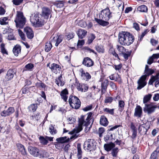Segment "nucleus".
Masks as SVG:
<instances>
[{
	"mask_svg": "<svg viewBox=\"0 0 159 159\" xmlns=\"http://www.w3.org/2000/svg\"><path fill=\"white\" fill-rule=\"evenodd\" d=\"M86 115H81L79 118L78 126L71 131L69 132V134H73L70 137V139H75L78 137L79 135L77 134L82 130L83 126H87L89 125V122L86 119Z\"/></svg>",
	"mask_w": 159,
	"mask_h": 159,
	"instance_id": "f257e3e1",
	"label": "nucleus"
},
{
	"mask_svg": "<svg viewBox=\"0 0 159 159\" xmlns=\"http://www.w3.org/2000/svg\"><path fill=\"white\" fill-rule=\"evenodd\" d=\"M154 72V70L151 69L144 70V73L146 74L142 76L138 81V86L137 87V89L139 90L143 88L146 84L147 83L145 81L147 76L152 75Z\"/></svg>",
	"mask_w": 159,
	"mask_h": 159,
	"instance_id": "f03ea898",
	"label": "nucleus"
},
{
	"mask_svg": "<svg viewBox=\"0 0 159 159\" xmlns=\"http://www.w3.org/2000/svg\"><path fill=\"white\" fill-rule=\"evenodd\" d=\"M41 15L38 12L35 11L31 15L30 20L33 25L35 27H39L43 25V22L40 19Z\"/></svg>",
	"mask_w": 159,
	"mask_h": 159,
	"instance_id": "7ed1b4c3",
	"label": "nucleus"
},
{
	"mask_svg": "<svg viewBox=\"0 0 159 159\" xmlns=\"http://www.w3.org/2000/svg\"><path fill=\"white\" fill-rule=\"evenodd\" d=\"M16 27L22 28L26 22L25 18L24 16L23 13L20 11H17L16 19L15 20Z\"/></svg>",
	"mask_w": 159,
	"mask_h": 159,
	"instance_id": "20e7f679",
	"label": "nucleus"
},
{
	"mask_svg": "<svg viewBox=\"0 0 159 159\" xmlns=\"http://www.w3.org/2000/svg\"><path fill=\"white\" fill-rule=\"evenodd\" d=\"M84 149L87 152H91L96 148V142L95 140L89 139L85 141L84 144Z\"/></svg>",
	"mask_w": 159,
	"mask_h": 159,
	"instance_id": "39448f33",
	"label": "nucleus"
},
{
	"mask_svg": "<svg viewBox=\"0 0 159 159\" xmlns=\"http://www.w3.org/2000/svg\"><path fill=\"white\" fill-rule=\"evenodd\" d=\"M69 101L70 106L73 108L78 109L80 106V101L75 96H70L69 97Z\"/></svg>",
	"mask_w": 159,
	"mask_h": 159,
	"instance_id": "423d86ee",
	"label": "nucleus"
},
{
	"mask_svg": "<svg viewBox=\"0 0 159 159\" xmlns=\"http://www.w3.org/2000/svg\"><path fill=\"white\" fill-rule=\"evenodd\" d=\"M99 16L100 19L106 21H108L112 16V13L109 8H106L102 11Z\"/></svg>",
	"mask_w": 159,
	"mask_h": 159,
	"instance_id": "0eeeda50",
	"label": "nucleus"
},
{
	"mask_svg": "<svg viewBox=\"0 0 159 159\" xmlns=\"http://www.w3.org/2000/svg\"><path fill=\"white\" fill-rule=\"evenodd\" d=\"M157 107L156 105H154L152 104H145L143 111L148 114H151L155 111V108Z\"/></svg>",
	"mask_w": 159,
	"mask_h": 159,
	"instance_id": "6e6552de",
	"label": "nucleus"
},
{
	"mask_svg": "<svg viewBox=\"0 0 159 159\" xmlns=\"http://www.w3.org/2000/svg\"><path fill=\"white\" fill-rule=\"evenodd\" d=\"M125 41L124 42V45L129 46L134 42V38L133 35L130 34L129 33H127L126 35Z\"/></svg>",
	"mask_w": 159,
	"mask_h": 159,
	"instance_id": "1a4fd4ad",
	"label": "nucleus"
},
{
	"mask_svg": "<svg viewBox=\"0 0 159 159\" xmlns=\"http://www.w3.org/2000/svg\"><path fill=\"white\" fill-rule=\"evenodd\" d=\"M28 150L30 154L34 157H37L39 156V150L37 148L30 146L28 147Z\"/></svg>",
	"mask_w": 159,
	"mask_h": 159,
	"instance_id": "9d476101",
	"label": "nucleus"
},
{
	"mask_svg": "<svg viewBox=\"0 0 159 159\" xmlns=\"http://www.w3.org/2000/svg\"><path fill=\"white\" fill-rule=\"evenodd\" d=\"M127 33H128V32L122 31L119 34L118 41L120 44L122 45H124V42L125 41Z\"/></svg>",
	"mask_w": 159,
	"mask_h": 159,
	"instance_id": "9b49d317",
	"label": "nucleus"
},
{
	"mask_svg": "<svg viewBox=\"0 0 159 159\" xmlns=\"http://www.w3.org/2000/svg\"><path fill=\"white\" fill-rule=\"evenodd\" d=\"M82 64L87 67H91L94 65L93 61L89 57L84 58L82 62Z\"/></svg>",
	"mask_w": 159,
	"mask_h": 159,
	"instance_id": "f8f14e48",
	"label": "nucleus"
},
{
	"mask_svg": "<svg viewBox=\"0 0 159 159\" xmlns=\"http://www.w3.org/2000/svg\"><path fill=\"white\" fill-rule=\"evenodd\" d=\"M51 11L48 7H43L42 8V16L45 19H48L49 16L51 14Z\"/></svg>",
	"mask_w": 159,
	"mask_h": 159,
	"instance_id": "ddd939ff",
	"label": "nucleus"
},
{
	"mask_svg": "<svg viewBox=\"0 0 159 159\" xmlns=\"http://www.w3.org/2000/svg\"><path fill=\"white\" fill-rule=\"evenodd\" d=\"M25 33H26L27 37L31 39L34 37V32L32 29L30 27H27L24 29Z\"/></svg>",
	"mask_w": 159,
	"mask_h": 159,
	"instance_id": "4468645a",
	"label": "nucleus"
},
{
	"mask_svg": "<svg viewBox=\"0 0 159 159\" xmlns=\"http://www.w3.org/2000/svg\"><path fill=\"white\" fill-rule=\"evenodd\" d=\"M81 73L82 79L86 81H88L91 78V76L90 74L87 72H85L83 69H81L80 70Z\"/></svg>",
	"mask_w": 159,
	"mask_h": 159,
	"instance_id": "2eb2a0df",
	"label": "nucleus"
},
{
	"mask_svg": "<svg viewBox=\"0 0 159 159\" xmlns=\"http://www.w3.org/2000/svg\"><path fill=\"white\" fill-rule=\"evenodd\" d=\"M14 109L13 107H9L7 111H3L1 113V115L3 116H6L11 115L14 112Z\"/></svg>",
	"mask_w": 159,
	"mask_h": 159,
	"instance_id": "dca6fc26",
	"label": "nucleus"
},
{
	"mask_svg": "<svg viewBox=\"0 0 159 159\" xmlns=\"http://www.w3.org/2000/svg\"><path fill=\"white\" fill-rule=\"evenodd\" d=\"M75 85L77 86L78 90L82 92H85L87 91L88 89V87L86 84H80L77 82H76Z\"/></svg>",
	"mask_w": 159,
	"mask_h": 159,
	"instance_id": "f3484780",
	"label": "nucleus"
},
{
	"mask_svg": "<svg viewBox=\"0 0 159 159\" xmlns=\"http://www.w3.org/2000/svg\"><path fill=\"white\" fill-rule=\"evenodd\" d=\"M62 38L61 36L57 35L55 37H54L51 40V42L52 43H55V46H57L59 44L61 43L62 40Z\"/></svg>",
	"mask_w": 159,
	"mask_h": 159,
	"instance_id": "a211bd4d",
	"label": "nucleus"
},
{
	"mask_svg": "<svg viewBox=\"0 0 159 159\" xmlns=\"http://www.w3.org/2000/svg\"><path fill=\"white\" fill-rule=\"evenodd\" d=\"M15 74L13 70L10 69L7 72V74L5 76V79L6 81H9L12 79Z\"/></svg>",
	"mask_w": 159,
	"mask_h": 159,
	"instance_id": "6ab92c4d",
	"label": "nucleus"
},
{
	"mask_svg": "<svg viewBox=\"0 0 159 159\" xmlns=\"http://www.w3.org/2000/svg\"><path fill=\"white\" fill-rule=\"evenodd\" d=\"M142 114V109L140 106H137L135 109L134 116H135L140 117Z\"/></svg>",
	"mask_w": 159,
	"mask_h": 159,
	"instance_id": "aec40b11",
	"label": "nucleus"
},
{
	"mask_svg": "<svg viewBox=\"0 0 159 159\" xmlns=\"http://www.w3.org/2000/svg\"><path fill=\"white\" fill-rule=\"evenodd\" d=\"M150 128V124L149 123L146 122L145 124L141 125L139 127V129L140 128L141 129V131L142 130L144 134H146L148 129Z\"/></svg>",
	"mask_w": 159,
	"mask_h": 159,
	"instance_id": "412c9836",
	"label": "nucleus"
},
{
	"mask_svg": "<svg viewBox=\"0 0 159 159\" xmlns=\"http://www.w3.org/2000/svg\"><path fill=\"white\" fill-rule=\"evenodd\" d=\"M50 69L54 73H57L58 71L60 70L61 67L60 66L55 63H52L51 65V67H49Z\"/></svg>",
	"mask_w": 159,
	"mask_h": 159,
	"instance_id": "4be33fe9",
	"label": "nucleus"
},
{
	"mask_svg": "<svg viewBox=\"0 0 159 159\" xmlns=\"http://www.w3.org/2000/svg\"><path fill=\"white\" fill-rule=\"evenodd\" d=\"M95 20L99 24L103 26H106L109 25V23L105 20L101 19H98L97 18H95Z\"/></svg>",
	"mask_w": 159,
	"mask_h": 159,
	"instance_id": "5701e85b",
	"label": "nucleus"
},
{
	"mask_svg": "<svg viewBox=\"0 0 159 159\" xmlns=\"http://www.w3.org/2000/svg\"><path fill=\"white\" fill-rule=\"evenodd\" d=\"M108 121L107 118L104 116H102L100 117V124L102 125L106 126L107 125Z\"/></svg>",
	"mask_w": 159,
	"mask_h": 159,
	"instance_id": "b1692460",
	"label": "nucleus"
},
{
	"mask_svg": "<svg viewBox=\"0 0 159 159\" xmlns=\"http://www.w3.org/2000/svg\"><path fill=\"white\" fill-rule=\"evenodd\" d=\"M159 72L157 73L155 76L152 75L150 79L148 84L149 85H153V83L156 80L159 79Z\"/></svg>",
	"mask_w": 159,
	"mask_h": 159,
	"instance_id": "393cba45",
	"label": "nucleus"
},
{
	"mask_svg": "<svg viewBox=\"0 0 159 159\" xmlns=\"http://www.w3.org/2000/svg\"><path fill=\"white\" fill-rule=\"evenodd\" d=\"M115 144L113 143H110L105 144L104 146V148L105 150L108 152L111 150L112 149L115 147Z\"/></svg>",
	"mask_w": 159,
	"mask_h": 159,
	"instance_id": "a878e982",
	"label": "nucleus"
},
{
	"mask_svg": "<svg viewBox=\"0 0 159 159\" xmlns=\"http://www.w3.org/2000/svg\"><path fill=\"white\" fill-rule=\"evenodd\" d=\"M87 31L85 30L80 29L77 32V34L79 38L80 39H83L87 34Z\"/></svg>",
	"mask_w": 159,
	"mask_h": 159,
	"instance_id": "bb28decb",
	"label": "nucleus"
},
{
	"mask_svg": "<svg viewBox=\"0 0 159 159\" xmlns=\"http://www.w3.org/2000/svg\"><path fill=\"white\" fill-rule=\"evenodd\" d=\"M68 94V91L66 89L62 90L60 93L61 98L63 99L65 102H66L67 99V95Z\"/></svg>",
	"mask_w": 159,
	"mask_h": 159,
	"instance_id": "cd10ccee",
	"label": "nucleus"
},
{
	"mask_svg": "<svg viewBox=\"0 0 159 159\" xmlns=\"http://www.w3.org/2000/svg\"><path fill=\"white\" fill-rule=\"evenodd\" d=\"M68 94V91L66 89L62 90L60 93L61 98L63 99L65 102H66L67 99V95Z\"/></svg>",
	"mask_w": 159,
	"mask_h": 159,
	"instance_id": "c85d7f7f",
	"label": "nucleus"
},
{
	"mask_svg": "<svg viewBox=\"0 0 159 159\" xmlns=\"http://www.w3.org/2000/svg\"><path fill=\"white\" fill-rule=\"evenodd\" d=\"M49 153L45 150L39 151V156L40 158H47L49 157Z\"/></svg>",
	"mask_w": 159,
	"mask_h": 159,
	"instance_id": "c756f323",
	"label": "nucleus"
},
{
	"mask_svg": "<svg viewBox=\"0 0 159 159\" xmlns=\"http://www.w3.org/2000/svg\"><path fill=\"white\" fill-rule=\"evenodd\" d=\"M62 76V75L61 74L58 79L56 80L55 82L58 86H62L64 85L65 82L63 80Z\"/></svg>",
	"mask_w": 159,
	"mask_h": 159,
	"instance_id": "7c9ffc66",
	"label": "nucleus"
},
{
	"mask_svg": "<svg viewBox=\"0 0 159 159\" xmlns=\"http://www.w3.org/2000/svg\"><path fill=\"white\" fill-rule=\"evenodd\" d=\"M21 51V47L19 45H16L13 48V52L16 56H18V54L20 53Z\"/></svg>",
	"mask_w": 159,
	"mask_h": 159,
	"instance_id": "2f4dec72",
	"label": "nucleus"
},
{
	"mask_svg": "<svg viewBox=\"0 0 159 159\" xmlns=\"http://www.w3.org/2000/svg\"><path fill=\"white\" fill-rule=\"evenodd\" d=\"M69 140V138H67L66 136L58 138L56 139V140L58 143H62L68 142Z\"/></svg>",
	"mask_w": 159,
	"mask_h": 159,
	"instance_id": "473e14b6",
	"label": "nucleus"
},
{
	"mask_svg": "<svg viewBox=\"0 0 159 159\" xmlns=\"http://www.w3.org/2000/svg\"><path fill=\"white\" fill-rule=\"evenodd\" d=\"M53 3L57 8H62L64 6V2L63 1H56L53 2Z\"/></svg>",
	"mask_w": 159,
	"mask_h": 159,
	"instance_id": "72a5a7b5",
	"label": "nucleus"
},
{
	"mask_svg": "<svg viewBox=\"0 0 159 159\" xmlns=\"http://www.w3.org/2000/svg\"><path fill=\"white\" fill-rule=\"evenodd\" d=\"M108 84V82L107 80H106L102 83L101 84L102 91L103 92V91H105L106 90Z\"/></svg>",
	"mask_w": 159,
	"mask_h": 159,
	"instance_id": "f704fd0d",
	"label": "nucleus"
},
{
	"mask_svg": "<svg viewBox=\"0 0 159 159\" xmlns=\"http://www.w3.org/2000/svg\"><path fill=\"white\" fill-rule=\"evenodd\" d=\"M18 149L22 155H25L26 154V151L23 145L21 144H18Z\"/></svg>",
	"mask_w": 159,
	"mask_h": 159,
	"instance_id": "c9c22d12",
	"label": "nucleus"
},
{
	"mask_svg": "<svg viewBox=\"0 0 159 159\" xmlns=\"http://www.w3.org/2000/svg\"><path fill=\"white\" fill-rule=\"evenodd\" d=\"M125 105V102L123 101L120 100L119 101L118 103V109L120 111L122 112L123 111Z\"/></svg>",
	"mask_w": 159,
	"mask_h": 159,
	"instance_id": "e433bc0d",
	"label": "nucleus"
},
{
	"mask_svg": "<svg viewBox=\"0 0 159 159\" xmlns=\"http://www.w3.org/2000/svg\"><path fill=\"white\" fill-rule=\"evenodd\" d=\"M137 10L141 12H147L148 11V8L145 5H142L138 7Z\"/></svg>",
	"mask_w": 159,
	"mask_h": 159,
	"instance_id": "4c0bfd02",
	"label": "nucleus"
},
{
	"mask_svg": "<svg viewBox=\"0 0 159 159\" xmlns=\"http://www.w3.org/2000/svg\"><path fill=\"white\" fill-rule=\"evenodd\" d=\"M152 95L151 94H148L144 96L143 98V103L145 104H147V103L151 99Z\"/></svg>",
	"mask_w": 159,
	"mask_h": 159,
	"instance_id": "58836bf2",
	"label": "nucleus"
},
{
	"mask_svg": "<svg viewBox=\"0 0 159 159\" xmlns=\"http://www.w3.org/2000/svg\"><path fill=\"white\" fill-rule=\"evenodd\" d=\"M116 48L117 50L121 54L127 52L126 51V49L122 46L117 45Z\"/></svg>",
	"mask_w": 159,
	"mask_h": 159,
	"instance_id": "ea45409f",
	"label": "nucleus"
},
{
	"mask_svg": "<svg viewBox=\"0 0 159 159\" xmlns=\"http://www.w3.org/2000/svg\"><path fill=\"white\" fill-rule=\"evenodd\" d=\"M8 17H4L0 19V24L1 25H6L8 23Z\"/></svg>",
	"mask_w": 159,
	"mask_h": 159,
	"instance_id": "a19ab883",
	"label": "nucleus"
},
{
	"mask_svg": "<svg viewBox=\"0 0 159 159\" xmlns=\"http://www.w3.org/2000/svg\"><path fill=\"white\" fill-rule=\"evenodd\" d=\"M52 47V43L51 42H47L46 43L45 46V50L46 52H49Z\"/></svg>",
	"mask_w": 159,
	"mask_h": 159,
	"instance_id": "79ce46f5",
	"label": "nucleus"
},
{
	"mask_svg": "<svg viewBox=\"0 0 159 159\" xmlns=\"http://www.w3.org/2000/svg\"><path fill=\"white\" fill-rule=\"evenodd\" d=\"M95 48L98 52L103 53L104 52V50L102 46L96 45L95 46Z\"/></svg>",
	"mask_w": 159,
	"mask_h": 159,
	"instance_id": "37998d69",
	"label": "nucleus"
},
{
	"mask_svg": "<svg viewBox=\"0 0 159 159\" xmlns=\"http://www.w3.org/2000/svg\"><path fill=\"white\" fill-rule=\"evenodd\" d=\"M77 148L78 151V153L77 155L78 158L81 157L82 154V151L81 149L80 144H78L77 145Z\"/></svg>",
	"mask_w": 159,
	"mask_h": 159,
	"instance_id": "c03bdc74",
	"label": "nucleus"
},
{
	"mask_svg": "<svg viewBox=\"0 0 159 159\" xmlns=\"http://www.w3.org/2000/svg\"><path fill=\"white\" fill-rule=\"evenodd\" d=\"M109 52L110 54H112L113 56H115V57L117 58L119 60H120V59L118 56V54L116 52L115 50L113 48H110L109 50Z\"/></svg>",
	"mask_w": 159,
	"mask_h": 159,
	"instance_id": "a18cd8bd",
	"label": "nucleus"
},
{
	"mask_svg": "<svg viewBox=\"0 0 159 159\" xmlns=\"http://www.w3.org/2000/svg\"><path fill=\"white\" fill-rule=\"evenodd\" d=\"M147 30H146L143 32L140 35H139L138 36V42H140L142 40L143 37L147 33Z\"/></svg>",
	"mask_w": 159,
	"mask_h": 159,
	"instance_id": "49530a36",
	"label": "nucleus"
},
{
	"mask_svg": "<svg viewBox=\"0 0 159 159\" xmlns=\"http://www.w3.org/2000/svg\"><path fill=\"white\" fill-rule=\"evenodd\" d=\"M118 152V148H116L113 149L111 152L112 156L114 157H116Z\"/></svg>",
	"mask_w": 159,
	"mask_h": 159,
	"instance_id": "de8ad7c7",
	"label": "nucleus"
},
{
	"mask_svg": "<svg viewBox=\"0 0 159 159\" xmlns=\"http://www.w3.org/2000/svg\"><path fill=\"white\" fill-rule=\"evenodd\" d=\"M95 35L93 34H91V35L89 37L88 41V43L89 44H90L91 43H92V42L95 39Z\"/></svg>",
	"mask_w": 159,
	"mask_h": 159,
	"instance_id": "09e8293b",
	"label": "nucleus"
},
{
	"mask_svg": "<svg viewBox=\"0 0 159 159\" xmlns=\"http://www.w3.org/2000/svg\"><path fill=\"white\" fill-rule=\"evenodd\" d=\"M104 112H106L111 115H113L114 114V109H109L108 108H106L104 109Z\"/></svg>",
	"mask_w": 159,
	"mask_h": 159,
	"instance_id": "8fccbe9b",
	"label": "nucleus"
},
{
	"mask_svg": "<svg viewBox=\"0 0 159 159\" xmlns=\"http://www.w3.org/2000/svg\"><path fill=\"white\" fill-rule=\"evenodd\" d=\"M49 132L52 134H55L56 133V130L54 127L53 125H52L49 128Z\"/></svg>",
	"mask_w": 159,
	"mask_h": 159,
	"instance_id": "3c124183",
	"label": "nucleus"
},
{
	"mask_svg": "<svg viewBox=\"0 0 159 159\" xmlns=\"http://www.w3.org/2000/svg\"><path fill=\"white\" fill-rule=\"evenodd\" d=\"M37 108V104H33L31 105L29 107L30 111H34L36 110Z\"/></svg>",
	"mask_w": 159,
	"mask_h": 159,
	"instance_id": "603ef678",
	"label": "nucleus"
},
{
	"mask_svg": "<svg viewBox=\"0 0 159 159\" xmlns=\"http://www.w3.org/2000/svg\"><path fill=\"white\" fill-rule=\"evenodd\" d=\"M105 130L104 128L100 127L99 128L98 130V133L99 136L100 137H101L102 136V134L105 132Z\"/></svg>",
	"mask_w": 159,
	"mask_h": 159,
	"instance_id": "864d4df0",
	"label": "nucleus"
},
{
	"mask_svg": "<svg viewBox=\"0 0 159 159\" xmlns=\"http://www.w3.org/2000/svg\"><path fill=\"white\" fill-rule=\"evenodd\" d=\"M23 0H12L13 4L16 5H19L21 4Z\"/></svg>",
	"mask_w": 159,
	"mask_h": 159,
	"instance_id": "5fc2aeb1",
	"label": "nucleus"
},
{
	"mask_svg": "<svg viewBox=\"0 0 159 159\" xmlns=\"http://www.w3.org/2000/svg\"><path fill=\"white\" fill-rule=\"evenodd\" d=\"M2 52L3 54H7V52L5 48V45L4 43H2L1 45Z\"/></svg>",
	"mask_w": 159,
	"mask_h": 159,
	"instance_id": "6e6d98bb",
	"label": "nucleus"
},
{
	"mask_svg": "<svg viewBox=\"0 0 159 159\" xmlns=\"http://www.w3.org/2000/svg\"><path fill=\"white\" fill-rule=\"evenodd\" d=\"M40 139L41 140V143L44 145H46L48 143V141L47 140L45 137H40Z\"/></svg>",
	"mask_w": 159,
	"mask_h": 159,
	"instance_id": "4d7b16f0",
	"label": "nucleus"
},
{
	"mask_svg": "<svg viewBox=\"0 0 159 159\" xmlns=\"http://www.w3.org/2000/svg\"><path fill=\"white\" fill-rule=\"evenodd\" d=\"M36 85L39 88H45L46 87V85L42 82L38 83L36 84Z\"/></svg>",
	"mask_w": 159,
	"mask_h": 159,
	"instance_id": "13d9d810",
	"label": "nucleus"
},
{
	"mask_svg": "<svg viewBox=\"0 0 159 159\" xmlns=\"http://www.w3.org/2000/svg\"><path fill=\"white\" fill-rule=\"evenodd\" d=\"M75 34L73 32H72L71 33H68L66 35L67 38L69 39H70L74 37Z\"/></svg>",
	"mask_w": 159,
	"mask_h": 159,
	"instance_id": "bf43d9fd",
	"label": "nucleus"
},
{
	"mask_svg": "<svg viewBox=\"0 0 159 159\" xmlns=\"http://www.w3.org/2000/svg\"><path fill=\"white\" fill-rule=\"evenodd\" d=\"M18 33L19 35L21 37V39L23 40H24L25 39V35L21 31L20 29H19L18 30Z\"/></svg>",
	"mask_w": 159,
	"mask_h": 159,
	"instance_id": "052dcab7",
	"label": "nucleus"
},
{
	"mask_svg": "<svg viewBox=\"0 0 159 159\" xmlns=\"http://www.w3.org/2000/svg\"><path fill=\"white\" fill-rule=\"evenodd\" d=\"M34 67L33 65L31 63H29L25 66V68L28 70H30Z\"/></svg>",
	"mask_w": 159,
	"mask_h": 159,
	"instance_id": "680f3d73",
	"label": "nucleus"
},
{
	"mask_svg": "<svg viewBox=\"0 0 159 159\" xmlns=\"http://www.w3.org/2000/svg\"><path fill=\"white\" fill-rule=\"evenodd\" d=\"M157 156V154L155 152H153L152 153L150 159H156Z\"/></svg>",
	"mask_w": 159,
	"mask_h": 159,
	"instance_id": "e2e57ef3",
	"label": "nucleus"
},
{
	"mask_svg": "<svg viewBox=\"0 0 159 159\" xmlns=\"http://www.w3.org/2000/svg\"><path fill=\"white\" fill-rule=\"evenodd\" d=\"M113 100L112 98L111 97H107L105 100V102L111 103Z\"/></svg>",
	"mask_w": 159,
	"mask_h": 159,
	"instance_id": "0e129e2a",
	"label": "nucleus"
},
{
	"mask_svg": "<svg viewBox=\"0 0 159 159\" xmlns=\"http://www.w3.org/2000/svg\"><path fill=\"white\" fill-rule=\"evenodd\" d=\"M110 85L112 89L114 90H116L117 89L116 87L115 84L113 82L111 81L110 83Z\"/></svg>",
	"mask_w": 159,
	"mask_h": 159,
	"instance_id": "69168bd1",
	"label": "nucleus"
},
{
	"mask_svg": "<svg viewBox=\"0 0 159 159\" xmlns=\"http://www.w3.org/2000/svg\"><path fill=\"white\" fill-rule=\"evenodd\" d=\"M114 68L116 70H119L122 67V65L121 64H120L118 65H115L114 66Z\"/></svg>",
	"mask_w": 159,
	"mask_h": 159,
	"instance_id": "338daca9",
	"label": "nucleus"
},
{
	"mask_svg": "<svg viewBox=\"0 0 159 159\" xmlns=\"http://www.w3.org/2000/svg\"><path fill=\"white\" fill-rule=\"evenodd\" d=\"M154 59L152 58V57H150L147 61V63L149 65L151 64L153 62Z\"/></svg>",
	"mask_w": 159,
	"mask_h": 159,
	"instance_id": "774afa93",
	"label": "nucleus"
}]
</instances>
